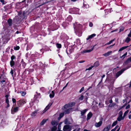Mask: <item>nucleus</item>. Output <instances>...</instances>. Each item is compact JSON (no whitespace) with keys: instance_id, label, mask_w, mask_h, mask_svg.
Masks as SVG:
<instances>
[{"instance_id":"obj_14","label":"nucleus","mask_w":131,"mask_h":131,"mask_svg":"<svg viewBox=\"0 0 131 131\" xmlns=\"http://www.w3.org/2000/svg\"><path fill=\"white\" fill-rule=\"evenodd\" d=\"M48 119H43V120L40 123V125H43L47 121Z\"/></svg>"},{"instance_id":"obj_25","label":"nucleus","mask_w":131,"mask_h":131,"mask_svg":"<svg viewBox=\"0 0 131 131\" xmlns=\"http://www.w3.org/2000/svg\"><path fill=\"white\" fill-rule=\"evenodd\" d=\"M117 121H114L112 124V126L113 127L117 123Z\"/></svg>"},{"instance_id":"obj_40","label":"nucleus","mask_w":131,"mask_h":131,"mask_svg":"<svg viewBox=\"0 0 131 131\" xmlns=\"http://www.w3.org/2000/svg\"><path fill=\"white\" fill-rule=\"evenodd\" d=\"M80 128H78L74 130L73 131H79Z\"/></svg>"},{"instance_id":"obj_18","label":"nucleus","mask_w":131,"mask_h":131,"mask_svg":"<svg viewBox=\"0 0 131 131\" xmlns=\"http://www.w3.org/2000/svg\"><path fill=\"white\" fill-rule=\"evenodd\" d=\"M8 22L9 26H11L12 24V20L10 19L8 20Z\"/></svg>"},{"instance_id":"obj_30","label":"nucleus","mask_w":131,"mask_h":131,"mask_svg":"<svg viewBox=\"0 0 131 131\" xmlns=\"http://www.w3.org/2000/svg\"><path fill=\"white\" fill-rule=\"evenodd\" d=\"M118 127V126L117 125L114 129H113L111 130L112 131H115L116 130L117 128Z\"/></svg>"},{"instance_id":"obj_17","label":"nucleus","mask_w":131,"mask_h":131,"mask_svg":"<svg viewBox=\"0 0 131 131\" xmlns=\"http://www.w3.org/2000/svg\"><path fill=\"white\" fill-rule=\"evenodd\" d=\"M51 123L53 125H56V126L58 124V123L57 122H56L55 121H52Z\"/></svg>"},{"instance_id":"obj_23","label":"nucleus","mask_w":131,"mask_h":131,"mask_svg":"<svg viewBox=\"0 0 131 131\" xmlns=\"http://www.w3.org/2000/svg\"><path fill=\"white\" fill-rule=\"evenodd\" d=\"M10 65L11 67H12L14 64V62L13 60H12L10 62Z\"/></svg>"},{"instance_id":"obj_43","label":"nucleus","mask_w":131,"mask_h":131,"mask_svg":"<svg viewBox=\"0 0 131 131\" xmlns=\"http://www.w3.org/2000/svg\"><path fill=\"white\" fill-rule=\"evenodd\" d=\"M15 57L14 56H12L11 57V59L12 60H13V59H15Z\"/></svg>"},{"instance_id":"obj_47","label":"nucleus","mask_w":131,"mask_h":131,"mask_svg":"<svg viewBox=\"0 0 131 131\" xmlns=\"http://www.w3.org/2000/svg\"><path fill=\"white\" fill-rule=\"evenodd\" d=\"M12 101L13 103H15L16 102V100L14 98L12 99Z\"/></svg>"},{"instance_id":"obj_12","label":"nucleus","mask_w":131,"mask_h":131,"mask_svg":"<svg viewBox=\"0 0 131 131\" xmlns=\"http://www.w3.org/2000/svg\"><path fill=\"white\" fill-rule=\"evenodd\" d=\"M131 61V57L128 58L127 60L125 62V64H126Z\"/></svg>"},{"instance_id":"obj_6","label":"nucleus","mask_w":131,"mask_h":131,"mask_svg":"<svg viewBox=\"0 0 131 131\" xmlns=\"http://www.w3.org/2000/svg\"><path fill=\"white\" fill-rule=\"evenodd\" d=\"M125 69H123L121 70H120L118 71L117 73L116 74V77H118L119 75H120L123 72H124Z\"/></svg>"},{"instance_id":"obj_58","label":"nucleus","mask_w":131,"mask_h":131,"mask_svg":"<svg viewBox=\"0 0 131 131\" xmlns=\"http://www.w3.org/2000/svg\"><path fill=\"white\" fill-rule=\"evenodd\" d=\"M0 1L3 4H4V0H0Z\"/></svg>"},{"instance_id":"obj_35","label":"nucleus","mask_w":131,"mask_h":131,"mask_svg":"<svg viewBox=\"0 0 131 131\" xmlns=\"http://www.w3.org/2000/svg\"><path fill=\"white\" fill-rule=\"evenodd\" d=\"M128 118L129 119H131V111L129 113L128 115Z\"/></svg>"},{"instance_id":"obj_1","label":"nucleus","mask_w":131,"mask_h":131,"mask_svg":"<svg viewBox=\"0 0 131 131\" xmlns=\"http://www.w3.org/2000/svg\"><path fill=\"white\" fill-rule=\"evenodd\" d=\"M71 128V127L70 126L65 125L63 127V130L64 131H70Z\"/></svg>"},{"instance_id":"obj_49","label":"nucleus","mask_w":131,"mask_h":131,"mask_svg":"<svg viewBox=\"0 0 131 131\" xmlns=\"http://www.w3.org/2000/svg\"><path fill=\"white\" fill-rule=\"evenodd\" d=\"M61 128V126L60 125H59V127H58V131L59 130H60Z\"/></svg>"},{"instance_id":"obj_50","label":"nucleus","mask_w":131,"mask_h":131,"mask_svg":"<svg viewBox=\"0 0 131 131\" xmlns=\"http://www.w3.org/2000/svg\"><path fill=\"white\" fill-rule=\"evenodd\" d=\"M68 83L67 84H66V85L65 86H64L63 88V89L62 90V91L64 89L66 88L67 86V85H68Z\"/></svg>"},{"instance_id":"obj_37","label":"nucleus","mask_w":131,"mask_h":131,"mask_svg":"<svg viewBox=\"0 0 131 131\" xmlns=\"http://www.w3.org/2000/svg\"><path fill=\"white\" fill-rule=\"evenodd\" d=\"M119 116H122L123 113L122 112V111H120L119 113Z\"/></svg>"},{"instance_id":"obj_36","label":"nucleus","mask_w":131,"mask_h":131,"mask_svg":"<svg viewBox=\"0 0 131 131\" xmlns=\"http://www.w3.org/2000/svg\"><path fill=\"white\" fill-rule=\"evenodd\" d=\"M57 47L58 48H60L61 47V46L60 44H57Z\"/></svg>"},{"instance_id":"obj_16","label":"nucleus","mask_w":131,"mask_h":131,"mask_svg":"<svg viewBox=\"0 0 131 131\" xmlns=\"http://www.w3.org/2000/svg\"><path fill=\"white\" fill-rule=\"evenodd\" d=\"M54 95V93L53 91H52L51 92V93L49 95V96L51 98H52L53 97Z\"/></svg>"},{"instance_id":"obj_55","label":"nucleus","mask_w":131,"mask_h":131,"mask_svg":"<svg viewBox=\"0 0 131 131\" xmlns=\"http://www.w3.org/2000/svg\"><path fill=\"white\" fill-rule=\"evenodd\" d=\"M10 73H11V74H12V75L13 74V71L12 70L11 71H10Z\"/></svg>"},{"instance_id":"obj_9","label":"nucleus","mask_w":131,"mask_h":131,"mask_svg":"<svg viewBox=\"0 0 131 131\" xmlns=\"http://www.w3.org/2000/svg\"><path fill=\"white\" fill-rule=\"evenodd\" d=\"M112 52V51H110L105 53L104 54H103V55L106 57H107L110 55Z\"/></svg>"},{"instance_id":"obj_63","label":"nucleus","mask_w":131,"mask_h":131,"mask_svg":"<svg viewBox=\"0 0 131 131\" xmlns=\"http://www.w3.org/2000/svg\"><path fill=\"white\" fill-rule=\"evenodd\" d=\"M5 80H3L2 81H1V83H2V82H5Z\"/></svg>"},{"instance_id":"obj_51","label":"nucleus","mask_w":131,"mask_h":131,"mask_svg":"<svg viewBox=\"0 0 131 131\" xmlns=\"http://www.w3.org/2000/svg\"><path fill=\"white\" fill-rule=\"evenodd\" d=\"M85 61L84 60H82V61H79V63H83V62H84Z\"/></svg>"},{"instance_id":"obj_32","label":"nucleus","mask_w":131,"mask_h":131,"mask_svg":"<svg viewBox=\"0 0 131 131\" xmlns=\"http://www.w3.org/2000/svg\"><path fill=\"white\" fill-rule=\"evenodd\" d=\"M127 52H126L122 56H121L120 58H122V57H123V59L125 58V56H126L127 54Z\"/></svg>"},{"instance_id":"obj_61","label":"nucleus","mask_w":131,"mask_h":131,"mask_svg":"<svg viewBox=\"0 0 131 131\" xmlns=\"http://www.w3.org/2000/svg\"><path fill=\"white\" fill-rule=\"evenodd\" d=\"M84 131H91L90 130H87L86 129H84Z\"/></svg>"},{"instance_id":"obj_5","label":"nucleus","mask_w":131,"mask_h":131,"mask_svg":"<svg viewBox=\"0 0 131 131\" xmlns=\"http://www.w3.org/2000/svg\"><path fill=\"white\" fill-rule=\"evenodd\" d=\"M52 104V103H49L45 108V109L43 111L42 114L48 110L49 109L50 107L51 106Z\"/></svg>"},{"instance_id":"obj_21","label":"nucleus","mask_w":131,"mask_h":131,"mask_svg":"<svg viewBox=\"0 0 131 131\" xmlns=\"http://www.w3.org/2000/svg\"><path fill=\"white\" fill-rule=\"evenodd\" d=\"M129 111L128 110H127L124 113L123 117L124 118L127 114L128 113Z\"/></svg>"},{"instance_id":"obj_46","label":"nucleus","mask_w":131,"mask_h":131,"mask_svg":"<svg viewBox=\"0 0 131 131\" xmlns=\"http://www.w3.org/2000/svg\"><path fill=\"white\" fill-rule=\"evenodd\" d=\"M6 102L7 104H9V101L8 100V99H6Z\"/></svg>"},{"instance_id":"obj_29","label":"nucleus","mask_w":131,"mask_h":131,"mask_svg":"<svg viewBox=\"0 0 131 131\" xmlns=\"http://www.w3.org/2000/svg\"><path fill=\"white\" fill-rule=\"evenodd\" d=\"M64 113H61L59 115V116L60 117V118H61V117H62L64 115Z\"/></svg>"},{"instance_id":"obj_57","label":"nucleus","mask_w":131,"mask_h":131,"mask_svg":"<svg viewBox=\"0 0 131 131\" xmlns=\"http://www.w3.org/2000/svg\"><path fill=\"white\" fill-rule=\"evenodd\" d=\"M105 76V75H103L102 76V80H101V81H102V78H104Z\"/></svg>"},{"instance_id":"obj_3","label":"nucleus","mask_w":131,"mask_h":131,"mask_svg":"<svg viewBox=\"0 0 131 131\" xmlns=\"http://www.w3.org/2000/svg\"><path fill=\"white\" fill-rule=\"evenodd\" d=\"M63 108V107L62 108V109L63 110L66 109V110H65L64 111V113L65 114H69L70 112L71 111V110L72 109V108Z\"/></svg>"},{"instance_id":"obj_59","label":"nucleus","mask_w":131,"mask_h":131,"mask_svg":"<svg viewBox=\"0 0 131 131\" xmlns=\"http://www.w3.org/2000/svg\"><path fill=\"white\" fill-rule=\"evenodd\" d=\"M117 29H116V30H113L112 31H111V32H114V31H117Z\"/></svg>"},{"instance_id":"obj_56","label":"nucleus","mask_w":131,"mask_h":131,"mask_svg":"<svg viewBox=\"0 0 131 131\" xmlns=\"http://www.w3.org/2000/svg\"><path fill=\"white\" fill-rule=\"evenodd\" d=\"M91 35H92V37H94L96 35L95 34H92Z\"/></svg>"},{"instance_id":"obj_20","label":"nucleus","mask_w":131,"mask_h":131,"mask_svg":"<svg viewBox=\"0 0 131 131\" xmlns=\"http://www.w3.org/2000/svg\"><path fill=\"white\" fill-rule=\"evenodd\" d=\"M122 116H119L118 118H117V120L118 121H120L121 120H122L124 118Z\"/></svg>"},{"instance_id":"obj_27","label":"nucleus","mask_w":131,"mask_h":131,"mask_svg":"<svg viewBox=\"0 0 131 131\" xmlns=\"http://www.w3.org/2000/svg\"><path fill=\"white\" fill-rule=\"evenodd\" d=\"M115 40V39H114L112 40H111V41H110L109 42L107 43V44H105V45H110V44H111L113 41H114Z\"/></svg>"},{"instance_id":"obj_13","label":"nucleus","mask_w":131,"mask_h":131,"mask_svg":"<svg viewBox=\"0 0 131 131\" xmlns=\"http://www.w3.org/2000/svg\"><path fill=\"white\" fill-rule=\"evenodd\" d=\"M88 110V109H85L81 111V116L83 115Z\"/></svg>"},{"instance_id":"obj_4","label":"nucleus","mask_w":131,"mask_h":131,"mask_svg":"<svg viewBox=\"0 0 131 131\" xmlns=\"http://www.w3.org/2000/svg\"><path fill=\"white\" fill-rule=\"evenodd\" d=\"M111 124H109L106 126L102 131H108L111 127Z\"/></svg>"},{"instance_id":"obj_19","label":"nucleus","mask_w":131,"mask_h":131,"mask_svg":"<svg viewBox=\"0 0 131 131\" xmlns=\"http://www.w3.org/2000/svg\"><path fill=\"white\" fill-rule=\"evenodd\" d=\"M128 47V46L123 47L121 48L118 51H120L124 49H126Z\"/></svg>"},{"instance_id":"obj_52","label":"nucleus","mask_w":131,"mask_h":131,"mask_svg":"<svg viewBox=\"0 0 131 131\" xmlns=\"http://www.w3.org/2000/svg\"><path fill=\"white\" fill-rule=\"evenodd\" d=\"M115 101L116 102L118 103V99H115Z\"/></svg>"},{"instance_id":"obj_64","label":"nucleus","mask_w":131,"mask_h":131,"mask_svg":"<svg viewBox=\"0 0 131 131\" xmlns=\"http://www.w3.org/2000/svg\"><path fill=\"white\" fill-rule=\"evenodd\" d=\"M129 87H131V81L130 82V85H129Z\"/></svg>"},{"instance_id":"obj_54","label":"nucleus","mask_w":131,"mask_h":131,"mask_svg":"<svg viewBox=\"0 0 131 131\" xmlns=\"http://www.w3.org/2000/svg\"><path fill=\"white\" fill-rule=\"evenodd\" d=\"M8 95H6L5 97L6 98V99H8Z\"/></svg>"},{"instance_id":"obj_26","label":"nucleus","mask_w":131,"mask_h":131,"mask_svg":"<svg viewBox=\"0 0 131 131\" xmlns=\"http://www.w3.org/2000/svg\"><path fill=\"white\" fill-rule=\"evenodd\" d=\"M18 107H16L14 108V111L15 112H16L18 110Z\"/></svg>"},{"instance_id":"obj_42","label":"nucleus","mask_w":131,"mask_h":131,"mask_svg":"<svg viewBox=\"0 0 131 131\" xmlns=\"http://www.w3.org/2000/svg\"><path fill=\"white\" fill-rule=\"evenodd\" d=\"M92 37H92V35H91L89 36V37L88 38H87L86 39H87V40H88L89 39H90V38H91Z\"/></svg>"},{"instance_id":"obj_15","label":"nucleus","mask_w":131,"mask_h":131,"mask_svg":"<svg viewBox=\"0 0 131 131\" xmlns=\"http://www.w3.org/2000/svg\"><path fill=\"white\" fill-rule=\"evenodd\" d=\"M99 62L98 61H96L93 66H94V67H97L99 66Z\"/></svg>"},{"instance_id":"obj_53","label":"nucleus","mask_w":131,"mask_h":131,"mask_svg":"<svg viewBox=\"0 0 131 131\" xmlns=\"http://www.w3.org/2000/svg\"><path fill=\"white\" fill-rule=\"evenodd\" d=\"M109 102L110 103H112L113 101H112V100L111 99V100H110L109 101Z\"/></svg>"},{"instance_id":"obj_62","label":"nucleus","mask_w":131,"mask_h":131,"mask_svg":"<svg viewBox=\"0 0 131 131\" xmlns=\"http://www.w3.org/2000/svg\"><path fill=\"white\" fill-rule=\"evenodd\" d=\"M115 105V103H113L112 104V105L113 106H114V105Z\"/></svg>"},{"instance_id":"obj_44","label":"nucleus","mask_w":131,"mask_h":131,"mask_svg":"<svg viewBox=\"0 0 131 131\" xmlns=\"http://www.w3.org/2000/svg\"><path fill=\"white\" fill-rule=\"evenodd\" d=\"M128 36L129 37H131V30H130L129 33L128 35Z\"/></svg>"},{"instance_id":"obj_8","label":"nucleus","mask_w":131,"mask_h":131,"mask_svg":"<svg viewBox=\"0 0 131 131\" xmlns=\"http://www.w3.org/2000/svg\"><path fill=\"white\" fill-rule=\"evenodd\" d=\"M94 47V46H93L91 49H90L87 50L83 51L81 53H83L86 52H90L91 51L93 50Z\"/></svg>"},{"instance_id":"obj_24","label":"nucleus","mask_w":131,"mask_h":131,"mask_svg":"<svg viewBox=\"0 0 131 131\" xmlns=\"http://www.w3.org/2000/svg\"><path fill=\"white\" fill-rule=\"evenodd\" d=\"M57 129L56 126H54L52 128L51 131H56Z\"/></svg>"},{"instance_id":"obj_2","label":"nucleus","mask_w":131,"mask_h":131,"mask_svg":"<svg viewBox=\"0 0 131 131\" xmlns=\"http://www.w3.org/2000/svg\"><path fill=\"white\" fill-rule=\"evenodd\" d=\"M75 104V103L74 102H73L71 103L70 104H66L64 106H63V108H67L71 107L73 105H74Z\"/></svg>"},{"instance_id":"obj_38","label":"nucleus","mask_w":131,"mask_h":131,"mask_svg":"<svg viewBox=\"0 0 131 131\" xmlns=\"http://www.w3.org/2000/svg\"><path fill=\"white\" fill-rule=\"evenodd\" d=\"M124 29V27H121L119 29V32H121L123 31V29Z\"/></svg>"},{"instance_id":"obj_48","label":"nucleus","mask_w":131,"mask_h":131,"mask_svg":"<svg viewBox=\"0 0 131 131\" xmlns=\"http://www.w3.org/2000/svg\"><path fill=\"white\" fill-rule=\"evenodd\" d=\"M93 24L92 23H90L89 26L90 27H91L93 26Z\"/></svg>"},{"instance_id":"obj_41","label":"nucleus","mask_w":131,"mask_h":131,"mask_svg":"<svg viewBox=\"0 0 131 131\" xmlns=\"http://www.w3.org/2000/svg\"><path fill=\"white\" fill-rule=\"evenodd\" d=\"M19 49V46H17L14 49L15 50H18Z\"/></svg>"},{"instance_id":"obj_31","label":"nucleus","mask_w":131,"mask_h":131,"mask_svg":"<svg viewBox=\"0 0 131 131\" xmlns=\"http://www.w3.org/2000/svg\"><path fill=\"white\" fill-rule=\"evenodd\" d=\"M83 98V95H81L80 97L79 100H82Z\"/></svg>"},{"instance_id":"obj_22","label":"nucleus","mask_w":131,"mask_h":131,"mask_svg":"<svg viewBox=\"0 0 131 131\" xmlns=\"http://www.w3.org/2000/svg\"><path fill=\"white\" fill-rule=\"evenodd\" d=\"M130 38L127 37L126 39L125 42L128 43L130 40Z\"/></svg>"},{"instance_id":"obj_28","label":"nucleus","mask_w":131,"mask_h":131,"mask_svg":"<svg viewBox=\"0 0 131 131\" xmlns=\"http://www.w3.org/2000/svg\"><path fill=\"white\" fill-rule=\"evenodd\" d=\"M94 67V66H91V67H90L86 69L85 71H86L87 70H90L92 69Z\"/></svg>"},{"instance_id":"obj_33","label":"nucleus","mask_w":131,"mask_h":131,"mask_svg":"<svg viewBox=\"0 0 131 131\" xmlns=\"http://www.w3.org/2000/svg\"><path fill=\"white\" fill-rule=\"evenodd\" d=\"M20 103H21V104H25L26 103V102L25 101H19Z\"/></svg>"},{"instance_id":"obj_45","label":"nucleus","mask_w":131,"mask_h":131,"mask_svg":"<svg viewBox=\"0 0 131 131\" xmlns=\"http://www.w3.org/2000/svg\"><path fill=\"white\" fill-rule=\"evenodd\" d=\"M130 108V105L129 104H128L127 106L126 107V109H128Z\"/></svg>"},{"instance_id":"obj_60","label":"nucleus","mask_w":131,"mask_h":131,"mask_svg":"<svg viewBox=\"0 0 131 131\" xmlns=\"http://www.w3.org/2000/svg\"><path fill=\"white\" fill-rule=\"evenodd\" d=\"M126 100H123V103H124L125 102Z\"/></svg>"},{"instance_id":"obj_7","label":"nucleus","mask_w":131,"mask_h":131,"mask_svg":"<svg viewBox=\"0 0 131 131\" xmlns=\"http://www.w3.org/2000/svg\"><path fill=\"white\" fill-rule=\"evenodd\" d=\"M102 123V122L101 121H100L98 123H96L95 124V126L96 127H98L100 126Z\"/></svg>"},{"instance_id":"obj_10","label":"nucleus","mask_w":131,"mask_h":131,"mask_svg":"<svg viewBox=\"0 0 131 131\" xmlns=\"http://www.w3.org/2000/svg\"><path fill=\"white\" fill-rule=\"evenodd\" d=\"M92 114L91 112H90L88 115L87 119L88 120L92 116Z\"/></svg>"},{"instance_id":"obj_39","label":"nucleus","mask_w":131,"mask_h":131,"mask_svg":"<svg viewBox=\"0 0 131 131\" xmlns=\"http://www.w3.org/2000/svg\"><path fill=\"white\" fill-rule=\"evenodd\" d=\"M84 89V87H82L81 89H80V90L79 91V92L81 93L83 91Z\"/></svg>"},{"instance_id":"obj_11","label":"nucleus","mask_w":131,"mask_h":131,"mask_svg":"<svg viewBox=\"0 0 131 131\" xmlns=\"http://www.w3.org/2000/svg\"><path fill=\"white\" fill-rule=\"evenodd\" d=\"M38 111V110H37L34 111L31 114V116L32 117H35L36 116V114H37V112Z\"/></svg>"},{"instance_id":"obj_34","label":"nucleus","mask_w":131,"mask_h":131,"mask_svg":"<svg viewBox=\"0 0 131 131\" xmlns=\"http://www.w3.org/2000/svg\"><path fill=\"white\" fill-rule=\"evenodd\" d=\"M20 93H21L22 95L23 96H24L26 94V93L24 92H21Z\"/></svg>"}]
</instances>
